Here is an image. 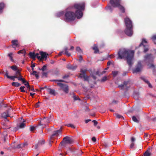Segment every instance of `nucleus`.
I'll list each match as a JSON object with an SVG mask.
<instances>
[{
	"label": "nucleus",
	"instance_id": "obj_1",
	"mask_svg": "<svg viewBox=\"0 0 156 156\" xmlns=\"http://www.w3.org/2000/svg\"><path fill=\"white\" fill-rule=\"evenodd\" d=\"M85 6V3L84 2L75 4L72 9L76 10L75 14L71 11H66L65 14L64 20L69 22L74 20L76 16L78 19L80 18L83 16L82 11L84 10Z\"/></svg>",
	"mask_w": 156,
	"mask_h": 156
},
{
	"label": "nucleus",
	"instance_id": "obj_2",
	"mask_svg": "<svg viewBox=\"0 0 156 156\" xmlns=\"http://www.w3.org/2000/svg\"><path fill=\"white\" fill-rule=\"evenodd\" d=\"M134 51L125 48H122L118 51V59L126 58L127 63L131 67L133 64V58Z\"/></svg>",
	"mask_w": 156,
	"mask_h": 156
},
{
	"label": "nucleus",
	"instance_id": "obj_3",
	"mask_svg": "<svg viewBox=\"0 0 156 156\" xmlns=\"http://www.w3.org/2000/svg\"><path fill=\"white\" fill-rule=\"evenodd\" d=\"M126 29L125 32L128 36H131L133 34V25L132 21L128 17H126L124 19Z\"/></svg>",
	"mask_w": 156,
	"mask_h": 156
},
{
	"label": "nucleus",
	"instance_id": "obj_4",
	"mask_svg": "<svg viewBox=\"0 0 156 156\" xmlns=\"http://www.w3.org/2000/svg\"><path fill=\"white\" fill-rule=\"evenodd\" d=\"M154 57L151 54H147L144 56V62L149 67L154 68L153 63Z\"/></svg>",
	"mask_w": 156,
	"mask_h": 156
},
{
	"label": "nucleus",
	"instance_id": "obj_5",
	"mask_svg": "<svg viewBox=\"0 0 156 156\" xmlns=\"http://www.w3.org/2000/svg\"><path fill=\"white\" fill-rule=\"evenodd\" d=\"M52 81L55 82L60 87V90H62L65 93L67 94L69 91V87L66 84H64L61 82L64 81L63 80H52Z\"/></svg>",
	"mask_w": 156,
	"mask_h": 156
},
{
	"label": "nucleus",
	"instance_id": "obj_6",
	"mask_svg": "<svg viewBox=\"0 0 156 156\" xmlns=\"http://www.w3.org/2000/svg\"><path fill=\"white\" fill-rule=\"evenodd\" d=\"M121 0H110V3L114 7H118L122 12H125V9L120 5Z\"/></svg>",
	"mask_w": 156,
	"mask_h": 156
},
{
	"label": "nucleus",
	"instance_id": "obj_7",
	"mask_svg": "<svg viewBox=\"0 0 156 156\" xmlns=\"http://www.w3.org/2000/svg\"><path fill=\"white\" fill-rule=\"evenodd\" d=\"M40 54L41 56H39V54L36 53V55L37 56V58L39 60L42 61L43 59H46L49 54H47L46 52H43V51H40Z\"/></svg>",
	"mask_w": 156,
	"mask_h": 156
},
{
	"label": "nucleus",
	"instance_id": "obj_8",
	"mask_svg": "<svg viewBox=\"0 0 156 156\" xmlns=\"http://www.w3.org/2000/svg\"><path fill=\"white\" fill-rule=\"evenodd\" d=\"M72 140L69 137L66 136L63 138V141H62L60 143V146H65L66 144H71L72 142Z\"/></svg>",
	"mask_w": 156,
	"mask_h": 156
},
{
	"label": "nucleus",
	"instance_id": "obj_9",
	"mask_svg": "<svg viewBox=\"0 0 156 156\" xmlns=\"http://www.w3.org/2000/svg\"><path fill=\"white\" fill-rule=\"evenodd\" d=\"M131 86V83L129 81H125L123 84L119 85L118 87L121 89L127 90Z\"/></svg>",
	"mask_w": 156,
	"mask_h": 156
},
{
	"label": "nucleus",
	"instance_id": "obj_10",
	"mask_svg": "<svg viewBox=\"0 0 156 156\" xmlns=\"http://www.w3.org/2000/svg\"><path fill=\"white\" fill-rule=\"evenodd\" d=\"M87 71V69H81V72L80 74V76L81 78H83L84 79L85 81H88L89 80V76H87L86 75V73Z\"/></svg>",
	"mask_w": 156,
	"mask_h": 156
},
{
	"label": "nucleus",
	"instance_id": "obj_11",
	"mask_svg": "<svg viewBox=\"0 0 156 156\" xmlns=\"http://www.w3.org/2000/svg\"><path fill=\"white\" fill-rule=\"evenodd\" d=\"M142 68L141 62L139 61L138 62V64L136 66V68L133 69V73H137L141 71Z\"/></svg>",
	"mask_w": 156,
	"mask_h": 156
},
{
	"label": "nucleus",
	"instance_id": "obj_12",
	"mask_svg": "<svg viewBox=\"0 0 156 156\" xmlns=\"http://www.w3.org/2000/svg\"><path fill=\"white\" fill-rule=\"evenodd\" d=\"M50 122L49 118L44 117L40 121V124L41 125H46Z\"/></svg>",
	"mask_w": 156,
	"mask_h": 156
},
{
	"label": "nucleus",
	"instance_id": "obj_13",
	"mask_svg": "<svg viewBox=\"0 0 156 156\" xmlns=\"http://www.w3.org/2000/svg\"><path fill=\"white\" fill-rule=\"evenodd\" d=\"M147 43V41L145 39H143L140 45V46H141L142 44L144 46V52H146L148 50V47L146 46V45L144 44H146Z\"/></svg>",
	"mask_w": 156,
	"mask_h": 156
},
{
	"label": "nucleus",
	"instance_id": "obj_14",
	"mask_svg": "<svg viewBox=\"0 0 156 156\" xmlns=\"http://www.w3.org/2000/svg\"><path fill=\"white\" fill-rule=\"evenodd\" d=\"M61 128L59 129L54 131L53 134H52V136H51L50 138L51 139L54 136H58L61 133Z\"/></svg>",
	"mask_w": 156,
	"mask_h": 156
},
{
	"label": "nucleus",
	"instance_id": "obj_15",
	"mask_svg": "<svg viewBox=\"0 0 156 156\" xmlns=\"http://www.w3.org/2000/svg\"><path fill=\"white\" fill-rule=\"evenodd\" d=\"M10 116V114L9 113V110H7L6 112H4L2 114V117L6 119L8 117Z\"/></svg>",
	"mask_w": 156,
	"mask_h": 156
},
{
	"label": "nucleus",
	"instance_id": "obj_16",
	"mask_svg": "<svg viewBox=\"0 0 156 156\" xmlns=\"http://www.w3.org/2000/svg\"><path fill=\"white\" fill-rule=\"evenodd\" d=\"M141 79L146 83H147L148 87L150 88H152V86L149 82L144 77H142Z\"/></svg>",
	"mask_w": 156,
	"mask_h": 156
},
{
	"label": "nucleus",
	"instance_id": "obj_17",
	"mask_svg": "<svg viewBox=\"0 0 156 156\" xmlns=\"http://www.w3.org/2000/svg\"><path fill=\"white\" fill-rule=\"evenodd\" d=\"M48 91L49 94L51 95L55 96L56 94V92L54 89L49 88L48 89Z\"/></svg>",
	"mask_w": 156,
	"mask_h": 156
},
{
	"label": "nucleus",
	"instance_id": "obj_18",
	"mask_svg": "<svg viewBox=\"0 0 156 156\" xmlns=\"http://www.w3.org/2000/svg\"><path fill=\"white\" fill-rule=\"evenodd\" d=\"M77 67L76 65H68L67 66V68L68 69L74 70Z\"/></svg>",
	"mask_w": 156,
	"mask_h": 156
},
{
	"label": "nucleus",
	"instance_id": "obj_19",
	"mask_svg": "<svg viewBox=\"0 0 156 156\" xmlns=\"http://www.w3.org/2000/svg\"><path fill=\"white\" fill-rule=\"evenodd\" d=\"M45 141L44 140H39L37 144H36L35 145V147L36 149H37L38 147V145H41L44 144Z\"/></svg>",
	"mask_w": 156,
	"mask_h": 156
},
{
	"label": "nucleus",
	"instance_id": "obj_20",
	"mask_svg": "<svg viewBox=\"0 0 156 156\" xmlns=\"http://www.w3.org/2000/svg\"><path fill=\"white\" fill-rule=\"evenodd\" d=\"M64 12L63 11L60 12H58L57 14V16L58 17H60L61 18H62L63 17L64 19Z\"/></svg>",
	"mask_w": 156,
	"mask_h": 156
},
{
	"label": "nucleus",
	"instance_id": "obj_21",
	"mask_svg": "<svg viewBox=\"0 0 156 156\" xmlns=\"http://www.w3.org/2000/svg\"><path fill=\"white\" fill-rule=\"evenodd\" d=\"M12 43L13 45L16 46L17 47H18L20 46V45L19 44L18 41L17 40L12 41Z\"/></svg>",
	"mask_w": 156,
	"mask_h": 156
},
{
	"label": "nucleus",
	"instance_id": "obj_22",
	"mask_svg": "<svg viewBox=\"0 0 156 156\" xmlns=\"http://www.w3.org/2000/svg\"><path fill=\"white\" fill-rule=\"evenodd\" d=\"M36 53L30 52L29 53V55H30V58H32L33 59H35L36 58H37V56L36 55Z\"/></svg>",
	"mask_w": 156,
	"mask_h": 156
},
{
	"label": "nucleus",
	"instance_id": "obj_23",
	"mask_svg": "<svg viewBox=\"0 0 156 156\" xmlns=\"http://www.w3.org/2000/svg\"><path fill=\"white\" fill-rule=\"evenodd\" d=\"M150 149H148L144 153V156H151V153L150 152Z\"/></svg>",
	"mask_w": 156,
	"mask_h": 156
},
{
	"label": "nucleus",
	"instance_id": "obj_24",
	"mask_svg": "<svg viewBox=\"0 0 156 156\" xmlns=\"http://www.w3.org/2000/svg\"><path fill=\"white\" fill-rule=\"evenodd\" d=\"M64 50L65 51V52L64 53V54L66 55L68 57H69L71 56V54L70 53H69L68 51L67 48H64Z\"/></svg>",
	"mask_w": 156,
	"mask_h": 156
},
{
	"label": "nucleus",
	"instance_id": "obj_25",
	"mask_svg": "<svg viewBox=\"0 0 156 156\" xmlns=\"http://www.w3.org/2000/svg\"><path fill=\"white\" fill-rule=\"evenodd\" d=\"M12 86H14L16 87H18L20 85V84L17 82H12Z\"/></svg>",
	"mask_w": 156,
	"mask_h": 156
},
{
	"label": "nucleus",
	"instance_id": "obj_26",
	"mask_svg": "<svg viewBox=\"0 0 156 156\" xmlns=\"http://www.w3.org/2000/svg\"><path fill=\"white\" fill-rule=\"evenodd\" d=\"M18 80H21L22 81L23 83H25L27 81L24 78H23L22 76H21V77H19L18 78Z\"/></svg>",
	"mask_w": 156,
	"mask_h": 156
},
{
	"label": "nucleus",
	"instance_id": "obj_27",
	"mask_svg": "<svg viewBox=\"0 0 156 156\" xmlns=\"http://www.w3.org/2000/svg\"><path fill=\"white\" fill-rule=\"evenodd\" d=\"M24 121H23V122L21 123H20L19 124V127L20 128H24L25 126V124L24 123Z\"/></svg>",
	"mask_w": 156,
	"mask_h": 156
},
{
	"label": "nucleus",
	"instance_id": "obj_28",
	"mask_svg": "<svg viewBox=\"0 0 156 156\" xmlns=\"http://www.w3.org/2000/svg\"><path fill=\"white\" fill-rule=\"evenodd\" d=\"M4 6L3 3H0V13L2 12V10L4 8Z\"/></svg>",
	"mask_w": 156,
	"mask_h": 156
},
{
	"label": "nucleus",
	"instance_id": "obj_29",
	"mask_svg": "<svg viewBox=\"0 0 156 156\" xmlns=\"http://www.w3.org/2000/svg\"><path fill=\"white\" fill-rule=\"evenodd\" d=\"M93 48V49L95 53H97L98 52V49L97 46L96 45H94Z\"/></svg>",
	"mask_w": 156,
	"mask_h": 156
},
{
	"label": "nucleus",
	"instance_id": "obj_30",
	"mask_svg": "<svg viewBox=\"0 0 156 156\" xmlns=\"http://www.w3.org/2000/svg\"><path fill=\"white\" fill-rule=\"evenodd\" d=\"M15 76H17V77H21V76H22L21 75L20 73V72L18 70H16Z\"/></svg>",
	"mask_w": 156,
	"mask_h": 156
},
{
	"label": "nucleus",
	"instance_id": "obj_31",
	"mask_svg": "<svg viewBox=\"0 0 156 156\" xmlns=\"http://www.w3.org/2000/svg\"><path fill=\"white\" fill-rule=\"evenodd\" d=\"M19 78L18 77H17V76H10L9 77H8V78L9 79L11 80H12L13 81L15 80V78H17L18 79Z\"/></svg>",
	"mask_w": 156,
	"mask_h": 156
},
{
	"label": "nucleus",
	"instance_id": "obj_32",
	"mask_svg": "<svg viewBox=\"0 0 156 156\" xmlns=\"http://www.w3.org/2000/svg\"><path fill=\"white\" fill-rule=\"evenodd\" d=\"M11 68L14 71H16L18 70L16 66H11Z\"/></svg>",
	"mask_w": 156,
	"mask_h": 156
},
{
	"label": "nucleus",
	"instance_id": "obj_33",
	"mask_svg": "<svg viewBox=\"0 0 156 156\" xmlns=\"http://www.w3.org/2000/svg\"><path fill=\"white\" fill-rule=\"evenodd\" d=\"M105 8L106 9H108L110 11H112V7L110 5H107L106 7Z\"/></svg>",
	"mask_w": 156,
	"mask_h": 156
},
{
	"label": "nucleus",
	"instance_id": "obj_34",
	"mask_svg": "<svg viewBox=\"0 0 156 156\" xmlns=\"http://www.w3.org/2000/svg\"><path fill=\"white\" fill-rule=\"evenodd\" d=\"M25 145H27V144H20L17 146V147L18 148H22V147H24Z\"/></svg>",
	"mask_w": 156,
	"mask_h": 156
},
{
	"label": "nucleus",
	"instance_id": "obj_35",
	"mask_svg": "<svg viewBox=\"0 0 156 156\" xmlns=\"http://www.w3.org/2000/svg\"><path fill=\"white\" fill-rule=\"evenodd\" d=\"M132 119L135 122H138L139 121L137 119L136 117L135 116H133L132 117Z\"/></svg>",
	"mask_w": 156,
	"mask_h": 156
},
{
	"label": "nucleus",
	"instance_id": "obj_36",
	"mask_svg": "<svg viewBox=\"0 0 156 156\" xmlns=\"http://www.w3.org/2000/svg\"><path fill=\"white\" fill-rule=\"evenodd\" d=\"M76 50L79 53H81L82 51L80 48L79 47H77L76 48Z\"/></svg>",
	"mask_w": 156,
	"mask_h": 156
},
{
	"label": "nucleus",
	"instance_id": "obj_37",
	"mask_svg": "<svg viewBox=\"0 0 156 156\" xmlns=\"http://www.w3.org/2000/svg\"><path fill=\"white\" fill-rule=\"evenodd\" d=\"M25 52H26V51H25V50L24 49H23V50H22L19 51L17 52V53L19 54H21V53L23 54V53H25Z\"/></svg>",
	"mask_w": 156,
	"mask_h": 156
},
{
	"label": "nucleus",
	"instance_id": "obj_38",
	"mask_svg": "<svg viewBox=\"0 0 156 156\" xmlns=\"http://www.w3.org/2000/svg\"><path fill=\"white\" fill-rule=\"evenodd\" d=\"M115 115L116 116V117L118 119L123 118V119H124V118L122 116L118 114H115Z\"/></svg>",
	"mask_w": 156,
	"mask_h": 156
},
{
	"label": "nucleus",
	"instance_id": "obj_39",
	"mask_svg": "<svg viewBox=\"0 0 156 156\" xmlns=\"http://www.w3.org/2000/svg\"><path fill=\"white\" fill-rule=\"evenodd\" d=\"M118 73V72L117 71H112V74L114 77L116 76Z\"/></svg>",
	"mask_w": 156,
	"mask_h": 156
},
{
	"label": "nucleus",
	"instance_id": "obj_40",
	"mask_svg": "<svg viewBox=\"0 0 156 156\" xmlns=\"http://www.w3.org/2000/svg\"><path fill=\"white\" fill-rule=\"evenodd\" d=\"M107 80V77L106 76H105L101 79V81L102 82H104L106 81Z\"/></svg>",
	"mask_w": 156,
	"mask_h": 156
},
{
	"label": "nucleus",
	"instance_id": "obj_41",
	"mask_svg": "<svg viewBox=\"0 0 156 156\" xmlns=\"http://www.w3.org/2000/svg\"><path fill=\"white\" fill-rule=\"evenodd\" d=\"M12 53H11L8 54V56L9 57L11 60L12 61H13V59L12 57Z\"/></svg>",
	"mask_w": 156,
	"mask_h": 156
},
{
	"label": "nucleus",
	"instance_id": "obj_42",
	"mask_svg": "<svg viewBox=\"0 0 156 156\" xmlns=\"http://www.w3.org/2000/svg\"><path fill=\"white\" fill-rule=\"evenodd\" d=\"M25 88V87H21L20 88V90L21 92H25V90H24Z\"/></svg>",
	"mask_w": 156,
	"mask_h": 156
},
{
	"label": "nucleus",
	"instance_id": "obj_43",
	"mask_svg": "<svg viewBox=\"0 0 156 156\" xmlns=\"http://www.w3.org/2000/svg\"><path fill=\"white\" fill-rule=\"evenodd\" d=\"M36 126H32L30 127V131H33L35 129Z\"/></svg>",
	"mask_w": 156,
	"mask_h": 156
},
{
	"label": "nucleus",
	"instance_id": "obj_44",
	"mask_svg": "<svg viewBox=\"0 0 156 156\" xmlns=\"http://www.w3.org/2000/svg\"><path fill=\"white\" fill-rule=\"evenodd\" d=\"M46 67L47 66L46 65H44L43 66L42 68L41 69V70L44 71L45 70H46Z\"/></svg>",
	"mask_w": 156,
	"mask_h": 156
},
{
	"label": "nucleus",
	"instance_id": "obj_45",
	"mask_svg": "<svg viewBox=\"0 0 156 156\" xmlns=\"http://www.w3.org/2000/svg\"><path fill=\"white\" fill-rule=\"evenodd\" d=\"M73 151V150L72 149V148H69L68 150V151L65 154V155H66V154L68 153L69 152H72Z\"/></svg>",
	"mask_w": 156,
	"mask_h": 156
},
{
	"label": "nucleus",
	"instance_id": "obj_46",
	"mask_svg": "<svg viewBox=\"0 0 156 156\" xmlns=\"http://www.w3.org/2000/svg\"><path fill=\"white\" fill-rule=\"evenodd\" d=\"M24 85H25V86H26V87L27 88H29L30 87V85L29 83L28 82H27L26 83H24Z\"/></svg>",
	"mask_w": 156,
	"mask_h": 156
},
{
	"label": "nucleus",
	"instance_id": "obj_47",
	"mask_svg": "<svg viewBox=\"0 0 156 156\" xmlns=\"http://www.w3.org/2000/svg\"><path fill=\"white\" fill-rule=\"evenodd\" d=\"M4 75L5 76L8 78V77L10 76L8 75V72L7 70L6 71V72L5 74Z\"/></svg>",
	"mask_w": 156,
	"mask_h": 156
},
{
	"label": "nucleus",
	"instance_id": "obj_48",
	"mask_svg": "<svg viewBox=\"0 0 156 156\" xmlns=\"http://www.w3.org/2000/svg\"><path fill=\"white\" fill-rule=\"evenodd\" d=\"M151 39L153 40H154L156 39V35H153Z\"/></svg>",
	"mask_w": 156,
	"mask_h": 156
},
{
	"label": "nucleus",
	"instance_id": "obj_49",
	"mask_svg": "<svg viewBox=\"0 0 156 156\" xmlns=\"http://www.w3.org/2000/svg\"><path fill=\"white\" fill-rule=\"evenodd\" d=\"M73 98L75 100H77L79 99L78 97H76L75 95H74L73 96Z\"/></svg>",
	"mask_w": 156,
	"mask_h": 156
},
{
	"label": "nucleus",
	"instance_id": "obj_50",
	"mask_svg": "<svg viewBox=\"0 0 156 156\" xmlns=\"http://www.w3.org/2000/svg\"><path fill=\"white\" fill-rule=\"evenodd\" d=\"M134 145V143L133 142H132L130 145V148H132L133 147Z\"/></svg>",
	"mask_w": 156,
	"mask_h": 156
},
{
	"label": "nucleus",
	"instance_id": "obj_51",
	"mask_svg": "<svg viewBox=\"0 0 156 156\" xmlns=\"http://www.w3.org/2000/svg\"><path fill=\"white\" fill-rule=\"evenodd\" d=\"M92 122L94 123V125L95 126H96L98 124V122L96 121L93 120Z\"/></svg>",
	"mask_w": 156,
	"mask_h": 156
},
{
	"label": "nucleus",
	"instance_id": "obj_52",
	"mask_svg": "<svg viewBox=\"0 0 156 156\" xmlns=\"http://www.w3.org/2000/svg\"><path fill=\"white\" fill-rule=\"evenodd\" d=\"M67 126L68 127H70L72 128H74V125L72 124H68Z\"/></svg>",
	"mask_w": 156,
	"mask_h": 156
},
{
	"label": "nucleus",
	"instance_id": "obj_53",
	"mask_svg": "<svg viewBox=\"0 0 156 156\" xmlns=\"http://www.w3.org/2000/svg\"><path fill=\"white\" fill-rule=\"evenodd\" d=\"M47 74V73H45V72H43L42 73V75L43 76H45V77H46Z\"/></svg>",
	"mask_w": 156,
	"mask_h": 156
},
{
	"label": "nucleus",
	"instance_id": "obj_54",
	"mask_svg": "<svg viewBox=\"0 0 156 156\" xmlns=\"http://www.w3.org/2000/svg\"><path fill=\"white\" fill-rule=\"evenodd\" d=\"M92 141L95 142V141H96V140L95 138V137H93L92 138Z\"/></svg>",
	"mask_w": 156,
	"mask_h": 156
},
{
	"label": "nucleus",
	"instance_id": "obj_55",
	"mask_svg": "<svg viewBox=\"0 0 156 156\" xmlns=\"http://www.w3.org/2000/svg\"><path fill=\"white\" fill-rule=\"evenodd\" d=\"M135 139L134 137H132L131 138V141L132 142L134 143L133 142H134L135 141Z\"/></svg>",
	"mask_w": 156,
	"mask_h": 156
},
{
	"label": "nucleus",
	"instance_id": "obj_56",
	"mask_svg": "<svg viewBox=\"0 0 156 156\" xmlns=\"http://www.w3.org/2000/svg\"><path fill=\"white\" fill-rule=\"evenodd\" d=\"M148 136V134L147 133H145L144 136V138H147Z\"/></svg>",
	"mask_w": 156,
	"mask_h": 156
},
{
	"label": "nucleus",
	"instance_id": "obj_57",
	"mask_svg": "<svg viewBox=\"0 0 156 156\" xmlns=\"http://www.w3.org/2000/svg\"><path fill=\"white\" fill-rule=\"evenodd\" d=\"M37 73V72L36 71H34L31 74L33 75H35Z\"/></svg>",
	"mask_w": 156,
	"mask_h": 156
},
{
	"label": "nucleus",
	"instance_id": "obj_58",
	"mask_svg": "<svg viewBox=\"0 0 156 156\" xmlns=\"http://www.w3.org/2000/svg\"><path fill=\"white\" fill-rule=\"evenodd\" d=\"M111 63V62L110 61H109L107 62V65L108 66L110 65Z\"/></svg>",
	"mask_w": 156,
	"mask_h": 156
},
{
	"label": "nucleus",
	"instance_id": "obj_59",
	"mask_svg": "<svg viewBox=\"0 0 156 156\" xmlns=\"http://www.w3.org/2000/svg\"><path fill=\"white\" fill-rule=\"evenodd\" d=\"M31 90L32 91H34V92L35 91H34V88L33 86H32V87H31Z\"/></svg>",
	"mask_w": 156,
	"mask_h": 156
},
{
	"label": "nucleus",
	"instance_id": "obj_60",
	"mask_svg": "<svg viewBox=\"0 0 156 156\" xmlns=\"http://www.w3.org/2000/svg\"><path fill=\"white\" fill-rule=\"evenodd\" d=\"M35 76L37 79H38L39 78V75L38 74L36 73L35 75Z\"/></svg>",
	"mask_w": 156,
	"mask_h": 156
},
{
	"label": "nucleus",
	"instance_id": "obj_61",
	"mask_svg": "<svg viewBox=\"0 0 156 156\" xmlns=\"http://www.w3.org/2000/svg\"><path fill=\"white\" fill-rule=\"evenodd\" d=\"M91 121V120L90 119H87V120H86L85 121V122L86 123H87L88 122H89V121Z\"/></svg>",
	"mask_w": 156,
	"mask_h": 156
},
{
	"label": "nucleus",
	"instance_id": "obj_62",
	"mask_svg": "<svg viewBox=\"0 0 156 156\" xmlns=\"http://www.w3.org/2000/svg\"><path fill=\"white\" fill-rule=\"evenodd\" d=\"M82 56H79V60L80 61H81L82 60Z\"/></svg>",
	"mask_w": 156,
	"mask_h": 156
},
{
	"label": "nucleus",
	"instance_id": "obj_63",
	"mask_svg": "<svg viewBox=\"0 0 156 156\" xmlns=\"http://www.w3.org/2000/svg\"><path fill=\"white\" fill-rule=\"evenodd\" d=\"M35 93H30V95L33 98L34 95L35 94Z\"/></svg>",
	"mask_w": 156,
	"mask_h": 156
},
{
	"label": "nucleus",
	"instance_id": "obj_64",
	"mask_svg": "<svg viewBox=\"0 0 156 156\" xmlns=\"http://www.w3.org/2000/svg\"><path fill=\"white\" fill-rule=\"evenodd\" d=\"M74 48V47L73 46H71L69 50H73V49Z\"/></svg>",
	"mask_w": 156,
	"mask_h": 156
}]
</instances>
